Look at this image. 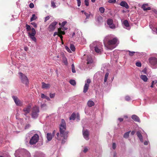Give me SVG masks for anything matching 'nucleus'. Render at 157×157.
I'll use <instances>...</instances> for the list:
<instances>
[{"label": "nucleus", "mask_w": 157, "mask_h": 157, "mask_svg": "<svg viewBox=\"0 0 157 157\" xmlns=\"http://www.w3.org/2000/svg\"><path fill=\"white\" fill-rule=\"evenodd\" d=\"M53 137L51 133H47V138L48 141H51L52 140Z\"/></svg>", "instance_id": "obj_22"}, {"label": "nucleus", "mask_w": 157, "mask_h": 157, "mask_svg": "<svg viewBox=\"0 0 157 157\" xmlns=\"http://www.w3.org/2000/svg\"><path fill=\"white\" fill-rule=\"evenodd\" d=\"M42 88L43 89H47L50 87V85L49 84H46L44 82H42Z\"/></svg>", "instance_id": "obj_15"}, {"label": "nucleus", "mask_w": 157, "mask_h": 157, "mask_svg": "<svg viewBox=\"0 0 157 157\" xmlns=\"http://www.w3.org/2000/svg\"><path fill=\"white\" fill-rule=\"evenodd\" d=\"M20 75V78L21 82L25 84L26 86H28L29 84V81L28 78L24 74L21 72L19 73Z\"/></svg>", "instance_id": "obj_4"}, {"label": "nucleus", "mask_w": 157, "mask_h": 157, "mask_svg": "<svg viewBox=\"0 0 157 157\" xmlns=\"http://www.w3.org/2000/svg\"><path fill=\"white\" fill-rule=\"evenodd\" d=\"M112 147L113 149H115L116 148V144L115 143H113L112 145Z\"/></svg>", "instance_id": "obj_49"}, {"label": "nucleus", "mask_w": 157, "mask_h": 157, "mask_svg": "<svg viewBox=\"0 0 157 157\" xmlns=\"http://www.w3.org/2000/svg\"><path fill=\"white\" fill-rule=\"evenodd\" d=\"M118 120L120 122H122L123 121V119L121 118H119Z\"/></svg>", "instance_id": "obj_57"}, {"label": "nucleus", "mask_w": 157, "mask_h": 157, "mask_svg": "<svg viewBox=\"0 0 157 157\" xmlns=\"http://www.w3.org/2000/svg\"><path fill=\"white\" fill-rule=\"evenodd\" d=\"M56 133V131L55 130H54L52 132V136H54L55 135V134Z\"/></svg>", "instance_id": "obj_63"}, {"label": "nucleus", "mask_w": 157, "mask_h": 157, "mask_svg": "<svg viewBox=\"0 0 157 157\" xmlns=\"http://www.w3.org/2000/svg\"><path fill=\"white\" fill-rule=\"evenodd\" d=\"M127 52H129V55L131 56H133V55H134V54L136 53H138V52H131L130 51H129V50H128L127 51Z\"/></svg>", "instance_id": "obj_33"}, {"label": "nucleus", "mask_w": 157, "mask_h": 157, "mask_svg": "<svg viewBox=\"0 0 157 157\" xmlns=\"http://www.w3.org/2000/svg\"><path fill=\"white\" fill-rule=\"evenodd\" d=\"M70 48L72 52H75V48L74 45L73 44H70Z\"/></svg>", "instance_id": "obj_28"}, {"label": "nucleus", "mask_w": 157, "mask_h": 157, "mask_svg": "<svg viewBox=\"0 0 157 157\" xmlns=\"http://www.w3.org/2000/svg\"><path fill=\"white\" fill-rule=\"evenodd\" d=\"M31 106L29 105L26 108H25L23 109V111L25 112L24 115L26 116L29 113L30 111Z\"/></svg>", "instance_id": "obj_13"}, {"label": "nucleus", "mask_w": 157, "mask_h": 157, "mask_svg": "<svg viewBox=\"0 0 157 157\" xmlns=\"http://www.w3.org/2000/svg\"><path fill=\"white\" fill-rule=\"evenodd\" d=\"M77 2L78 6L79 7L80 6L81 4V0H76Z\"/></svg>", "instance_id": "obj_47"}, {"label": "nucleus", "mask_w": 157, "mask_h": 157, "mask_svg": "<svg viewBox=\"0 0 157 157\" xmlns=\"http://www.w3.org/2000/svg\"><path fill=\"white\" fill-rule=\"evenodd\" d=\"M149 62L151 65L154 66L157 63V55L156 57H151L149 59Z\"/></svg>", "instance_id": "obj_7"}, {"label": "nucleus", "mask_w": 157, "mask_h": 157, "mask_svg": "<svg viewBox=\"0 0 157 157\" xmlns=\"http://www.w3.org/2000/svg\"><path fill=\"white\" fill-rule=\"evenodd\" d=\"M39 136L37 134H35L32 137L29 143L31 144H35L38 141Z\"/></svg>", "instance_id": "obj_5"}, {"label": "nucleus", "mask_w": 157, "mask_h": 157, "mask_svg": "<svg viewBox=\"0 0 157 157\" xmlns=\"http://www.w3.org/2000/svg\"><path fill=\"white\" fill-rule=\"evenodd\" d=\"M111 38L110 36H106L103 40V42L105 46L108 49L112 50L116 47L118 40L116 37L113 39H111Z\"/></svg>", "instance_id": "obj_2"}, {"label": "nucleus", "mask_w": 157, "mask_h": 157, "mask_svg": "<svg viewBox=\"0 0 157 157\" xmlns=\"http://www.w3.org/2000/svg\"><path fill=\"white\" fill-rule=\"evenodd\" d=\"M76 115L75 113H73L69 117V120H74L76 118Z\"/></svg>", "instance_id": "obj_25"}, {"label": "nucleus", "mask_w": 157, "mask_h": 157, "mask_svg": "<svg viewBox=\"0 0 157 157\" xmlns=\"http://www.w3.org/2000/svg\"><path fill=\"white\" fill-rule=\"evenodd\" d=\"M12 98L17 105L19 106H21L22 105V102L19 100L17 97L13 96H12Z\"/></svg>", "instance_id": "obj_10"}, {"label": "nucleus", "mask_w": 157, "mask_h": 157, "mask_svg": "<svg viewBox=\"0 0 157 157\" xmlns=\"http://www.w3.org/2000/svg\"><path fill=\"white\" fill-rule=\"evenodd\" d=\"M37 18V17L36 16L35 14H33L32 15V17L31 18L30 21H32L34 20H35Z\"/></svg>", "instance_id": "obj_34"}, {"label": "nucleus", "mask_w": 157, "mask_h": 157, "mask_svg": "<svg viewBox=\"0 0 157 157\" xmlns=\"http://www.w3.org/2000/svg\"><path fill=\"white\" fill-rule=\"evenodd\" d=\"M67 23V22L66 21H64L62 22L61 23H59V25L61 26V27H60V28H62V30H64L67 29H66L64 27V26Z\"/></svg>", "instance_id": "obj_19"}, {"label": "nucleus", "mask_w": 157, "mask_h": 157, "mask_svg": "<svg viewBox=\"0 0 157 157\" xmlns=\"http://www.w3.org/2000/svg\"><path fill=\"white\" fill-rule=\"evenodd\" d=\"M76 118L78 120V121L80 120V116L78 114H77Z\"/></svg>", "instance_id": "obj_54"}, {"label": "nucleus", "mask_w": 157, "mask_h": 157, "mask_svg": "<svg viewBox=\"0 0 157 157\" xmlns=\"http://www.w3.org/2000/svg\"><path fill=\"white\" fill-rule=\"evenodd\" d=\"M84 2L86 6H88L89 3L88 0H85Z\"/></svg>", "instance_id": "obj_45"}, {"label": "nucleus", "mask_w": 157, "mask_h": 157, "mask_svg": "<svg viewBox=\"0 0 157 157\" xmlns=\"http://www.w3.org/2000/svg\"><path fill=\"white\" fill-rule=\"evenodd\" d=\"M84 14L86 17V19H88L90 17V14L87 13L86 12H84Z\"/></svg>", "instance_id": "obj_40"}, {"label": "nucleus", "mask_w": 157, "mask_h": 157, "mask_svg": "<svg viewBox=\"0 0 157 157\" xmlns=\"http://www.w3.org/2000/svg\"><path fill=\"white\" fill-rule=\"evenodd\" d=\"M107 23L108 25L110 26V28L112 29H114L115 28V26L113 24V20L112 19H108Z\"/></svg>", "instance_id": "obj_12"}, {"label": "nucleus", "mask_w": 157, "mask_h": 157, "mask_svg": "<svg viewBox=\"0 0 157 157\" xmlns=\"http://www.w3.org/2000/svg\"><path fill=\"white\" fill-rule=\"evenodd\" d=\"M154 82H155V81H152V83H151V88L153 87V86H154Z\"/></svg>", "instance_id": "obj_56"}, {"label": "nucleus", "mask_w": 157, "mask_h": 157, "mask_svg": "<svg viewBox=\"0 0 157 157\" xmlns=\"http://www.w3.org/2000/svg\"><path fill=\"white\" fill-rule=\"evenodd\" d=\"M71 68H72V71L73 73H75L76 72L75 67L74 64H72L71 65Z\"/></svg>", "instance_id": "obj_39"}, {"label": "nucleus", "mask_w": 157, "mask_h": 157, "mask_svg": "<svg viewBox=\"0 0 157 157\" xmlns=\"http://www.w3.org/2000/svg\"><path fill=\"white\" fill-rule=\"evenodd\" d=\"M59 132L60 133H57L55 138L58 140H62V143H64V140L67 139L68 135V132L66 131V123L64 119L61 120V122L59 127Z\"/></svg>", "instance_id": "obj_1"}, {"label": "nucleus", "mask_w": 157, "mask_h": 157, "mask_svg": "<svg viewBox=\"0 0 157 157\" xmlns=\"http://www.w3.org/2000/svg\"><path fill=\"white\" fill-rule=\"evenodd\" d=\"M125 100L127 101H128L130 100L131 98L129 96H125Z\"/></svg>", "instance_id": "obj_44"}, {"label": "nucleus", "mask_w": 157, "mask_h": 157, "mask_svg": "<svg viewBox=\"0 0 157 157\" xmlns=\"http://www.w3.org/2000/svg\"><path fill=\"white\" fill-rule=\"evenodd\" d=\"M57 24L58 22L56 21H54L51 23L48 28V31L49 32H52L54 31L56 27V25Z\"/></svg>", "instance_id": "obj_8"}, {"label": "nucleus", "mask_w": 157, "mask_h": 157, "mask_svg": "<svg viewBox=\"0 0 157 157\" xmlns=\"http://www.w3.org/2000/svg\"><path fill=\"white\" fill-rule=\"evenodd\" d=\"M136 66L139 67H140L141 66V64L140 62H136Z\"/></svg>", "instance_id": "obj_42"}, {"label": "nucleus", "mask_w": 157, "mask_h": 157, "mask_svg": "<svg viewBox=\"0 0 157 157\" xmlns=\"http://www.w3.org/2000/svg\"><path fill=\"white\" fill-rule=\"evenodd\" d=\"M50 17L49 16H48L46 17L45 18L44 22H46L48 20L50 19Z\"/></svg>", "instance_id": "obj_50"}, {"label": "nucleus", "mask_w": 157, "mask_h": 157, "mask_svg": "<svg viewBox=\"0 0 157 157\" xmlns=\"http://www.w3.org/2000/svg\"><path fill=\"white\" fill-rule=\"evenodd\" d=\"M99 10L101 13H103L105 12V9L104 7H101L99 8Z\"/></svg>", "instance_id": "obj_35"}, {"label": "nucleus", "mask_w": 157, "mask_h": 157, "mask_svg": "<svg viewBox=\"0 0 157 157\" xmlns=\"http://www.w3.org/2000/svg\"><path fill=\"white\" fill-rule=\"evenodd\" d=\"M63 62L64 63V64L66 65H67L68 64V62L67 59L64 56H63Z\"/></svg>", "instance_id": "obj_26"}, {"label": "nucleus", "mask_w": 157, "mask_h": 157, "mask_svg": "<svg viewBox=\"0 0 157 157\" xmlns=\"http://www.w3.org/2000/svg\"><path fill=\"white\" fill-rule=\"evenodd\" d=\"M94 50L95 52L98 53H101L102 50L99 48L97 46H96L95 47Z\"/></svg>", "instance_id": "obj_27"}, {"label": "nucleus", "mask_w": 157, "mask_h": 157, "mask_svg": "<svg viewBox=\"0 0 157 157\" xmlns=\"http://www.w3.org/2000/svg\"><path fill=\"white\" fill-rule=\"evenodd\" d=\"M91 80L90 79H88L85 81V84L83 88V93H86L87 91L89 86V84Z\"/></svg>", "instance_id": "obj_9"}, {"label": "nucleus", "mask_w": 157, "mask_h": 157, "mask_svg": "<svg viewBox=\"0 0 157 157\" xmlns=\"http://www.w3.org/2000/svg\"><path fill=\"white\" fill-rule=\"evenodd\" d=\"M34 5L33 3H31L29 4V7L31 8H33L34 7Z\"/></svg>", "instance_id": "obj_48"}, {"label": "nucleus", "mask_w": 157, "mask_h": 157, "mask_svg": "<svg viewBox=\"0 0 157 157\" xmlns=\"http://www.w3.org/2000/svg\"><path fill=\"white\" fill-rule=\"evenodd\" d=\"M62 28H59L58 29V36L61 39L63 38V36L62 35L65 34L64 32L62 30Z\"/></svg>", "instance_id": "obj_14"}, {"label": "nucleus", "mask_w": 157, "mask_h": 157, "mask_svg": "<svg viewBox=\"0 0 157 157\" xmlns=\"http://www.w3.org/2000/svg\"><path fill=\"white\" fill-rule=\"evenodd\" d=\"M55 93H54V94L50 93V98H54L55 96Z\"/></svg>", "instance_id": "obj_46"}, {"label": "nucleus", "mask_w": 157, "mask_h": 157, "mask_svg": "<svg viewBox=\"0 0 157 157\" xmlns=\"http://www.w3.org/2000/svg\"><path fill=\"white\" fill-rule=\"evenodd\" d=\"M113 157H117V153L115 152L113 154Z\"/></svg>", "instance_id": "obj_64"}, {"label": "nucleus", "mask_w": 157, "mask_h": 157, "mask_svg": "<svg viewBox=\"0 0 157 157\" xmlns=\"http://www.w3.org/2000/svg\"><path fill=\"white\" fill-rule=\"evenodd\" d=\"M58 33H57V32H55L53 34V36H55L56 35H58Z\"/></svg>", "instance_id": "obj_58"}, {"label": "nucleus", "mask_w": 157, "mask_h": 157, "mask_svg": "<svg viewBox=\"0 0 157 157\" xmlns=\"http://www.w3.org/2000/svg\"><path fill=\"white\" fill-rule=\"evenodd\" d=\"M81 33L78 29H75L74 32L71 33L70 36L71 38H73L74 40L77 41L79 39Z\"/></svg>", "instance_id": "obj_3"}, {"label": "nucleus", "mask_w": 157, "mask_h": 157, "mask_svg": "<svg viewBox=\"0 0 157 157\" xmlns=\"http://www.w3.org/2000/svg\"><path fill=\"white\" fill-rule=\"evenodd\" d=\"M46 96L44 94L42 93L41 94V98H45Z\"/></svg>", "instance_id": "obj_53"}, {"label": "nucleus", "mask_w": 157, "mask_h": 157, "mask_svg": "<svg viewBox=\"0 0 157 157\" xmlns=\"http://www.w3.org/2000/svg\"><path fill=\"white\" fill-rule=\"evenodd\" d=\"M148 6L147 4H144L142 6V8L143 9V10L144 11L147 10H151V8L150 7H148L147 8H146V6Z\"/></svg>", "instance_id": "obj_20"}, {"label": "nucleus", "mask_w": 157, "mask_h": 157, "mask_svg": "<svg viewBox=\"0 0 157 157\" xmlns=\"http://www.w3.org/2000/svg\"><path fill=\"white\" fill-rule=\"evenodd\" d=\"M45 99H46L47 100H48V101H49L50 100V99L49 98V97H48V96H46V97H45Z\"/></svg>", "instance_id": "obj_62"}, {"label": "nucleus", "mask_w": 157, "mask_h": 157, "mask_svg": "<svg viewBox=\"0 0 157 157\" xmlns=\"http://www.w3.org/2000/svg\"><path fill=\"white\" fill-rule=\"evenodd\" d=\"M51 6H52L55 7H56V4L55 2H53L52 1L51 2Z\"/></svg>", "instance_id": "obj_52"}, {"label": "nucleus", "mask_w": 157, "mask_h": 157, "mask_svg": "<svg viewBox=\"0 0 157 157\" xmlns=\"http://www.w3.org/2000/svg\"><path fill=\"white\" fill-rule=\"evenodd\" d=\"M109 75V74L108 72H107L105 73L104 79V82H106L107 81Z\"/></svg>", "instance_id": "obj_36"}, {"label": "nucleus", "mask_w": 157, "mask_h": 157, "mask_svg": "<svg viewBox=\"0 0 157 157\" xmlns=\"http://www.w3.org/2000/svg\"><path fill=\"white\" fill-rule=\"evenodd\" d=\"M30 126V125L29 124H27L26 125L25 127V129L27 128H29Z\"/></svg>", "instance_id": "obj_59"}, {"label": "nucleus", "mask_w": 157, "mask_h": 157, "mask_svg": "<svg viewBox=\"0 0 157 157\" xmlns=\"http://www.w3.org/2000/svg\"><path fill=\"white\" fill-rule=\"evenodd\" d=\"M39 109L36 106L34 107L32 111V117L33 118H36L38 117Z\"/></svg>", "instance_id": "obj_6"}, {"label": "nucleus", "mask_w": 157, "mask_h": 157, "mask_svg": "<svg viewBox=\"0 0 157 157\" xmlns=\"http://www.w3.org/2000/svg\"><path fill=\"white\" fill-rule=\"evenodd\" d=\"M87 64H89L90 63H92L93 62V60L92 59L90 58H88L87 59Z\"/></svg>", "instance_id": "obj_37"}, {"label": "nucleus", "mask_w": 157, "mask_h": 157, "mask_svg": "<svg viewBox=\"0 0 157 157\" xmlns=\"http://www.w3.org/2000/svg\"><path fill=\"white\" fill-rule=\"evenodd\" d=\"M130 132V131H129L125 133L124 135V137L125 138H128Z\"/></svg>", "instance_id": "obj_32"}, {"label": "nucleus", "mask_w": 157, "mask_h": 157, "mask_svg": "<svg viewBox=\"0 0 157 157\" xmlns=\"http://www.w3.org/2000/svg\"><path fill=\"white\" fill-rule=\"evenodd\" d=\"M140 77V78L144 82H147L148 80L147 78V76L145 75H141Z\"/></svg>", "instance_id": "obj_23"}, {"label": "nucleus", "mask_w": 157, "mask_h": 157, "mask_svg": "<svg viewBox=\"0 0 157 157\" xmlns=\"http://www.w3.org/2000/svg\"><path fill=\"white\" fill-rule=\"evenodd\" d=\"M88 151V149L86 147H85L84 150H83V152L84 153H86Z\"/></svg>", "instance_id": "obj_55"}, {"label": "nucleus", "mask_w": 157, "mask_h": 157, "mask_svg": "<svg viewBox=\"0 0 157 157\" xmlns=\"http://www.w3.org/2000/svg\"><path fill=\"white\" fill-rule=\"evenodd\" d=\"M32 33L29 32L28 34L29 35L35 36L36 33V31L34 28H32L31 29Z\"/></svg>", "instance_id": "obj_24"}, {"label": "nucleus", "mask_w": 157, "mask_h": 157, "mask_svg": "<svg viewBox=\"0 0 157 157\" xmlns=\"http://www.w3.org/2000/svg\"><path fill=\"white\" fill-rule=\"evenodd\" d=\"M135 133V131H132L131 132V134L132 135H134V134Z\"/></svg>", "instance_id": "obj_60"}, {"label": "nucleus", "mask_w": 157, "mask_h": 157, "mask_svg": "<svg viewBox=\"0 0 157 157\" xmlns=\"http://www.w3.org/2000/svg\"><path fill=\"white\" fill-rule=\"evenodd\" d=\"M96 19L97 20V21L99 22H100L101 21H102V20H103L102 17L100 16H98V17H97Z\"/></svg>", "instance_id": "obj_29"}, {"label": "nucleus", "mask_w": 157, "mask_h": 157, "mask_svg": "<svg viewBox=\"0 0 157 157\" xmlns=\"http://www.w3.org/2000/svg\"><path fill=\"white\" fill-rule=\"evenodd\" d=\"M144 144L145 145H147L148 144V142L147 141H145L144 143Z\"/></svg>", "instance_id": "obj_61"}, {"label": "nucleus", "mask_w": 157, "mask_h": 157, "mask_svg": "<svg viewBox=\"0 0 157 157\" xmlns=\"http://www.w3.org/2000/svg\"><path fill=\"white\" fill-rule=\"evenodd\" d=\"M31 24L34 26V27L36 28L37 27V25L36 24L35 22H32Z\"/></svg>", "instance_id": "obj_51"}, {"label": "nucleus", "mask_w": 157, "mask_h": 157, "mask_svg": "<svg viewBox=\"0 0 157 157\" xmlns=\"http://www.w3.org/2000/svg\"><path fill=\"white\" fill-rule=\"evenodd\" d=\"M25 26L27 31H29L31 30V28L30 25L27 24Z\"/></svg>", "instance_id": "obj_38"}, {"label": "nucleus", "mask_w": 157, "mask_h": 157, "mask_svg": "<svg viewBox=\"0 0 157 157\" xmlns=\"http://www.w3.org/2000/svg\"><path fill=\"white\" fill-rule=\"evenodd\" d=\"M123 24L126 27H129V23L127 20H124L123 21Z\"/></svg>", "instance_id": "obj_30"}, {"label": "nucleus", "mask_w": 157, "mask_h": 157, "mask_svg": "<svg viewBox=\"0 0 157 157\" xmlns=\"http://www.w3.org/2000/svg\"><path fill=\"white\" fill-rule=\"evenodd\" d=\"M94 104H95L94 102L91 100H89L87 103V105L89 107H91L94 106Z\"/></svg>", "instance_id": "obj_21"}, {"label": "nucleus", "mask_w": 157, "mask_h": 157, "mask_svg": "<svg viewBox=\"0 0 157 157\" xmlns=\"http://www.w3.org/2000/svg\"><path fill=\"white\" fill-rule=\"evenodd\" d=\"M69 83L72 85L75 86L76 84V82L75 80L71 79L69 81Z\"/></svg>", "instance_id": "obj_31"}, {"label": "nucleus", "mask_w": 157, "mask_h": 157, "mask_svg": "<svg viewBox=\"0 0 157 157\" xmlns=\"http://www.w3.org/2000/svg\"><path fill=\"white\" fill-rule=\"evenodd\" d=\"M132 119L136 122H140V119L137 116L133 115L132 116Z\"/></svg>", "instance_id": "obj_17"}, {"label": "nucleus", "mask_w": 157, "mask_h": 157, "mask_svg": "<svg viewBox=\"0 0 157 157\" xmlns=\"http://www.w3.org/2000/svg\"><path fill=\"white\" fill-rule=\"evenodd\" d=\"M29 36L30 38L34 41H36V39L35 37L34 36H32V35H29Z\"/></svg>", "instance_id": "obj_41"}, {"label": "nucleus", "mask_w": 157, "mask_h": 157, "mask_svg": "<svg viewBox=\"0 0 157 157\" xmlns=\"http://www.w3.org/2000/svg\"><path fill=\"white\" fill-rule=\"evenodd\" d=\"M121 6L125 7L126 9H128L129 6L128 4L125 1H121L120 4Z\"/></svg>", "instance_id": "obj_16"}, {"label": "nucleus", "mask_w": 157, "mask_h": 157, "mask_svg": "<svg viewBox=\"0 0 157 157\" xmlns=\"http://www.w3.org/2000/svg\"><path fill=\"white\" fill-rule=\"evenodd\" d=\"M82 133L84 138L86 140H88L89 139V132L88 130H83Z\"/></svg>", "instance_id": "obj_11"}, {"label": "nucleus", "mask_w": 157, "mask_h": 157, "mask_svg": "<svg viewBox=\"0 0 157 157\" xmlns=\"http://www.w3.org/2000/svg\"><path fill=\"white\" fill-rule=\"evenodd\" d=\"M108 2L109 3H115L116 2V0H109Z\"/></svg>", "instance_id": "obj_43"}, {"label": "nucleus", "mask_w": 157, "mask_h": 157, "mask_svg": "<svg viewBox=\"0 0 157 157\" xmlns=\"http://www.w3.org/2000/svg\"><path fill=\"white\" fill-rule=\"evenodd\" d=\"M136 135L138 136V137L140 139V141L142 142H143V136L141 134V133L139 131H137L136 132Z\"/></svg>", "instance_id": "obj_18"}]
</instances>
